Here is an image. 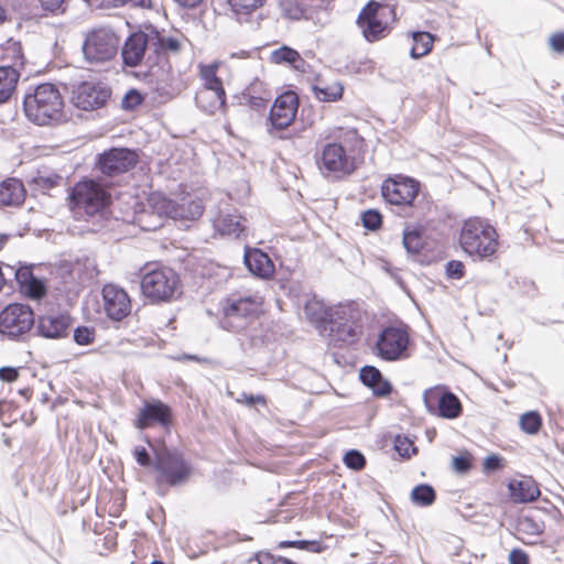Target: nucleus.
Masks as SVG:
<instances>
[{
  "label": "nucleus",
  "instance_id": "c9c22d12",
  "mask_svg": "<svg viewBox=\"0 0 564 564\" xmlns=\"http://www.w3.org/2000/svg\"><path fill=\"white\" fill-rule=\"evenodd\" d=\"M281 13L291 20H301L306 17L307 8L303 0H280Z\"/></svg>",
  "mask_w": 564,
  "mask_h": 564
},
{
  "label": "nucleus",
  "instance_id": "aec40b11",
  "mask_svg": "<svg viewBox=\"0 0 564 564\" xmlns=\"http://www.w3.org/2000/svg\"><path fill=\"white\" fill-rule=\"evenodd\" d=\"M70 325L72 318L68 314H45L37 319V333L44 338L61 339L68 336Z\"/></svg>",
  "mask_w": 564,
  "mask_h": 564
},
{
  "label": "nucleus",
  "instance_id": "338daca9",
  "mask_svg": "<svg viewBox=\"0 0 564 564\" xmlns=\"http://www.w3.org/2000/svg\"><path fill=\"white\" fill-rule=\"evenodd\" d=\"M175 2H177L180 6L184 8L193 9L199 6L203 2V0H175Z\"/></svg>",
  "mask_w": 564,
  "mask_h": 564
},
{
  "label": "nucleus",
  "instance_id": "680f3d73",
  "mask_svg": "<svg viewBox=\"0 0 564 564\" xmlns=\"http://www.w3.org/2000/svg\"><path fill=\"white\" fill-rule=\"evenodd\" d=\"M550 46L556 53H564V33H556L550 37Z\"/></svg>",
  "mask_w": 564,
  "mask_h": 564
},
{
  "label": "nucleus",
  "instance_id": "72a5a7b5",
  "mask_svg": "<svg viewBox=\"0 0 564 564\" xmlns=\"http://www.w3.org/2000/svg\"><path fill=\"white\" fill-rule=\"evenodd\" d=\"M271 61L275 64H289L295 69H303L305 64L301 55L289 46H282L278 50H274L271 53Z\"/></svg>",
  "mask_w": 564,
  "mask_h": 564
},
{
  "label": "nucleus",
  "instance_id": "a19ab883",
  "mask_svg": "<svg viewBox=\"0 0 564 564\" xmlns=\"http://www.w3.org/2000/svg\"><path fill=\"white\" fill-rule=\"evenodd\" d=\"M272 99L271 90H261V96H257L249 91V108L256 110H264L267 109L268 104Z\"/></svg>",
  "mask_w": 564,
  "mask_h": 564
},
{
  "label": "nucleus",
  "instance_id": "37998d69",
  "mask_svg": "<svg viewBox=\"0 0 564 564\" xmlns=\"http://www.w3.org/2000/svg\"><path fill=\"white\" fill-rule=\"evenodd\" d=\"M144 101L143 95L137 89H130L122 98V108L126 110H134Z\"/></svg>",
  "mask_w": 564,
  "mask_h": 564
},
{
  "label": "nucleus",
  "instance_id": "3c124183",
  "mask_svg": "<svg viewBox=\"0 0 564 564\" xmlns=\"http://www.w3.org/2000/svg\"><path fill=\"white\" fill-rule=\"evenodd\" d=\"M465 267L462 261L452 260L446 264V274L451 279H462L464 276Z\"/></svg>",
  "mask_w": 564,
  "mask_h": 564
},
{
  "label": "nucleus",
  "instance_id": "58836bf2",
  "mask_svg": "<svg viewBox=\"0 0 564 564\" xmlns=\"http://www.w3.org/2000/svg\"><path fill=\"white\" fill-rule=\"evenodd\" d=\"M22 291L31 299H41L46 293L44 283L30 274V278L25 282H21Z\"/></svg>",
  "mask_w": 564,
  "mask_h": 564
},
{
  "label": "nucleus",
  "instance_id": "ea45409f",
  "mask_svg": "<svg viewBox=\"0 0 564 564\" xmlns=\"http://www.w3.org/2000/svg\"><path fill=\"white\" fill-rule=\"evenodd\" d=\"M541 424L542 420L538 412H527L520 417V426L528 434H536Z\"/></svg>",
  "mask_w": 564,
  "mask_h": 564
},
{
  "label": "nucleus",
  "instance_id": "f8f14e48",
  "mask_svg": "<svg viewBox=\"0 0 564 564\" xmlns=\"http://www.w3.org/2000/svg\"><path fill=\"white\" fill-rule=\"evenodd\" d=\"M423 401L431 414L445 419H456L462 413L459 399L443 386L426 389L423 393Z\"/></svg>",
  "mask_w": 564,
  "mask_h": 564
},
{
  "label": "nucleus",
  "instance_id": "6ab92c4d",
  "mask_svg": "<svg viewBox=\"0 0 564 564\" xmlns=\"http://www.w3.org/2000/svg\"><path fill=\"white\" fill-rule=\"evenodd\" d=\"M220 325L229 332H240L247 326V300L226 299L221 306Z\"/></svg>",
  "mask_w": 564,
  "mask_h": 564
},
{
  "label": "nucleus",
  "instance_id": "f3484780",
  "mask_svg": "<svg viewBox=\"0 0 564 564\" xmlns=\"http://www.w3.org/2000/svg\"><path fill=\"white\" fill-rule=\"evenodd\" d=\"M382 196L393 205H411L417 195V184L405 177L388 178L381 186Z\"/></svg>",
  "mask_w": 564,
  "mask_h": 564
},
{
  "label": "nucleus",
  "instance_id": "09e8293b",
  "mask_svg": "<svg viewBox=\"0 0 564 564\" xmlns=\"http://www.w3.org/2000/svg\"><path fill=\"white\" fill-rule=\"evenodd\" d=\"M452 467L455 471L464 474L471 467V455L467 452L453 457Z\"/></svg>",
  "mask_w": 564,
  "mask_h": 564
},
{
  "label": "nucleus",
  "instance_id": "cd10ccee",
  "mask_svg": "<svg viewBox=\"0 0 564 564\" xmlns=\"http://www.w3.org/2000/svg\"><path fill=\"white\" fill-rule=\"evenodd\" d=\"M333 308L334 306L327 307L322 301L312 299L306 302L304 306V313L307 319L318 325L322 330L323 326L326 325L330 319V313L333 312Z\"/></svg>",
  "mask_w": 564,
  "mask_h": 564
},
{
  "label": "nucleus",
  "instance_id": "393cba45",
  "mask_svg": "<svg viewBox=\"0 0 564 564\" xmlns=\"http://www.w3.org/2000/svg\"><path fill=\"white\" fill-rule=\"evenodd\" d=\"M197 107L208 115H215L225 108L226 91L199 88L195 95Z\"/></svg>",
  "mask_w": 564,
  "mask_h": 564
},
{
  "label": "nucleus",
  "instance_id": "f03ea898",
  "mask_svg": "<svg viewBox=\"0 0 564 564\" xmlns=\"http://www.w3.org/2000/svg\"><path fill=\"white\" fill-rule=\"evenodd\" d=\"M142 270L141 293L151 304L169 303L181 296L182 281L174 269L148 262Z\"/></svg>",
  "mask_w": 564,
  "mask_h": 564
},
{
  "label": "nucleus",
  "instance_id": "473e14b6",
  "mask_svg": "<svg viewBox=\"0 0 564 564\" xmlns=\"http://www.w3.org/2000/svg\"><path fill=\"white\" fill-rule=\"evenodd\" d=\"M148 205L152 213L174 219L175 200L167 198L161 193H151L148 197Z\"/></svg>",
  "mask_w": 564,
  "mask_h": 564
},
{
  "label": "nucleus",
  "instance_id": "774afa93",
  "mask_svg": "<svg viewBox=\"0 0 564 564\" xmlns=\"http://www.w3.org/2000/svg\"><path fill=\"white\" fill-rule=\"evenodd\" d=\"M239 227H240V225H239V223L237 221V223H235V224H230V225L228 226V228L221 227L220 229H221L223 231H226L227 234H236V232L240 231V228H239Z\"/></svg>",
  "mask_w": 564,
  "mask_h": 564
},
{
  "label": "nucleus",
  "instance_id": "a18cd8bd",
  "mask_svg": "<svg viewBox=\"0 0 564 564\" xmlns=\"http://www.w3.org/2000/svg\"><path fill=\"white\" fill-rule=\"evenodd\" d=\"M42 10L46 13L57 15L66 11L67 0H37Z\"/></svg>",
  "mask_w": 564,
  "mask_h": 564
},
{
  "label": "nucleus",
  "instance_id": "13d9d810",
  "mask_svg": "<svg viewBox=\"0 0 564 564\" xmlns=\"http://www.w3.org/2000/svg\"><path fill=\"white\" fill-rule=\"evenodd\" d=\"M509 563L510 564H529V555L520 550V549H513L509 554Z\"/></svg>",
  "mask_w": 564,
  "mask_h": 564
},
{
  "label": "nucleus",
  "instance_id": "39448f33",
  "mask_svg": "<svg viewBox=\"0 0 564 564\" xmlns=\"http://www.w3.org/2000/svg\"><path fill=\"white\" fill-rule=\"evenodd\" d=\"M459 245L474 259H489L498 250V234L488 221L470 218L462 227Z\"/></svg>",
  "mask_w": 564,
  "mask_h": 564
},
{
  "label": "nucleus",
  "instance_id": "c756f323",
  "mask_svg": "<svg viewBox=\"0 0 564 564\" xmlns=\"http://www.w3.org/2000/svg\"><path fill=\"white\" fill-rule=\"evenodd\" d=\"M219 63L214 62L212 64H199L198 76L202 80L200 88H207L212 90H225L223 80L218 77Z\"/></svg>",
  "mask_w": 564,
  "mask_h": 564
},
{
  "label": "nucleus",
  "instance_id": "e433bc0d",
  "mask_svg": "<svg viewBox=\"0 0 564 564\" xmlns=\"http://www.w3.org/2000/svg\"><path fill=\"white\" fill-rule=\"evenodd\" d=\"M435 491L430 485H419L412 489L411 499L413 503L427 507L431 506L435 500Z\"/></svg>",
  "mask_w": 564,
  "mask_h": 564
},
{
  "label": "nucleus",
  "instance_id": "dca6fc26",
  "mask_svg": "<svg viewBox=\"0 0 564 564\" xmlns=\"http://www.w3.org/2000/svg\"><path fill=\"white\" fill-rule=\"evenodd\" d=\"M297 108V95L293 91L283 93L274 100L270 109L271 126L278 130L288 128L294 121Z\"/></svg>",
  "mask_w": 564,
  "mask_h": 564
},
{
  "label": "nucleus",
  "instance_id": "6e6d98bb",
  "mask_svg": "<svg viewBox=\"0 0 564 564\" xmlns=\"http://www.w3.org/2000/svg\"><path fill=\"white\" fill-rule=\"evenodd\" d=\"M110 4L113 7H141L149 8L151 7V0H108Z\"/></svg>",
  "mask_w": 564,
  "mask_h": 564
},
{
  "label": "nucleus",
  "instance_id": "7c9ffc66",
  "mask_svg": "<svg viewBox=\"0 0 564 564\" xmlns=\"http://www.w3.org/2000/svg\"><path fill=\"white\" fill-rule=\"evenodd\" d=\"M20 70L0 68V105L8 102L17 90Z\"/></svg>",
  "mask_w": 564,
  "mask_h": 564
},
{
  "label": "nucleus",
  "instance_id": "9b49d317",
  "mask_svg": "<svg viewBox=\"0 0 564 564\" xmlns=\"http://www.w3.org/2000/svg\"><path fill=\"white\" fill-rule=\"evenodd\" d=\"M139 162V154L127 148H112L100 153L95 162V167L107 177L122 175Z\"/></svg>",
  "mask_w": 564,
  "mask_h": 564
},
{
  "label": "nucleus",
  "instance_id": "5fc2aeb1",
  "mask_svg": "<svg viewBox=\"0 0 564 564\" xmlns=\"http://www.w3.org/2000/svg\"><path fill=\"white\" fill-rule=\"evenodd\" d=\"M13 409V404L8 401L0 402V421L4 426H11L14 420L9 415V412Z\"/></svg>",
  "mask_w": 564,
  "mask_h": 564
},
{
  "label": "nucleus",
  "instance_id": "79ce46f5",
  "mask_svg": "<svg viewBox=\"0 0 564 564\" xmlns=\"http://www.w3.org/2000/svg\"><path fill=\"white\" fill-rule=\"evenodd\" d=\"M249 564H295L283 557H274L267 552H259L253 557L249 558Z\"/></svg>",
  "mask_w": 564,
  "mask_h": 564
},
{
  "label": "nucleus",
  "instance_id": "052dcab7",
  "mask_svg": "<svg viewBox=\"0 0 564 564\" xmlns=\"http://www.w3.org/2000/svg\"><path fill=\"white\" fill-rule=\"evenodd\" d=\"M19 378V370L13 367L0 368V379L6 382H14Z\"/></svg>",
  "mask_w": 564,
  "mask_h": 564
},
{
  "label": "nucleus",
  "instance_id": "0e129e2a",
  "mask_svg": "<svg viewBox=\"0 0 564 564\" xmlns=\"http://www.w3.org/2000/svg\"><path fill=\"white\" fill-rule=\"evenodd\" d=\"M261 90H271L268 85L256 78L251 84H249V91H251V94L253 95H257V96H261Z\"/></svg>",
  "mask_w": 564,
  "mask_h": 564
},
{
  "label": "nucleus",
  "instance_id": "4c0bfd02",
  "mask_svg": "<svg viewBox=\"0 0 564 564\" xmlns=\"http://www.w3.org/2000/svg\"><path fill=\"white\" fill-rule=\"evenodd\" d=\"M403 246L410 253H417L423 247V239L419 230L406 228L403 231Z\"/></svg>",
  "mask_w": 564,
  "mask_h": 564
},
{
  "label": "nucleus",
  "instance_id": "c85d7f7f",
  "mask_svg": "<svg viewBox=\"0 0 564 564\" xmlns=\"http://www.w3.org/2000/svg\"><path fill=\"white\" fill-rule=\"evenodd\" d=\"M174 219L194 220L203 215V205L191 196H183L181 202H175Z\"/></svg>",
  "mask_w": 564,
  "mask_h": 564
},
{
  "label": "nucleus",
  "instance_id": "7ed1b4c3",
  "mask_svg": "<svg viewBox=\"0 0 564 564\" xmlns=\"http://www.w3.org/2000/svg\"><path fill=\"white\" fill-rule=\"evenodd\" d=\"M26 117L39 126L58 123L64 117V99L58 88L50 83L35 87L32 94L24 98Z\"/></svg>",
  "mask_w": 564,
  "mask_h": 564
},
{
  "label": "nucleus",
  "instance_id": "8fccbe9b",
  "mask_svg": "<svg viewBox=\"0 0 564 564\" xmlns=\"http://www.w3.org/2000/svg\"><path fill=\"white\" fill-rule=\"evenodd\" d=\"M74 340L82 346L89 345L95 340V332L86 326L77 327L74 330Z\"/></svg>",
  "mask_w": 564,
  "mask_h": 564
},
{
  "label": "nucleus",
  "instance_id": "6e6552de",
  "mask_svg": "<svg viewBox=\"0 0 564 564\" xmlns=\"http://www.w3.org/2000/svg\"><path fill=\"white\" fill-rule=\"evenodd\" d=\"M34 323V311L28 304L11 303L0 311V335L10 340H22Z\"/></svg>",
  "mask_w": 564,
  "mask_h": 564
},
{
  "label": "nucleus",
  "instance_id": "de8ad7c7",
  "mask_svg": "<svg viewBox=\"0 0 564 564\" xmlns=\"http://www.w3.org/2000/svg\"><path fill=\"white\" fill-rule=\"evenodd\" d=\"M381 372L371 366H366L360 370V380L369 388H372L373 384L381 378Z\"/></svg>",
  "mask_w": 564,
  "mask_h": 564
},
{
  "label": "nucleus",
  "instance_id": "9d476101",
  "mask_svg": "<svg viewBox=\"0 0 564 564\" xmlns=\"http://www.w3.org/2000/svg\"><path fill=\"white\" fill-rule=\"evenodd\" d=\"M154 468L158 473L156 482L167 486L184 482L192 471L191 466L181 454L169 451L156 456Z\"/></svg>",
  "mask_w": 564,
  "mask_h": 564
},
{
  "label": "nucleus",
  "instance_id": "f257e3e1",
  "mask_svg": "<svg viewBox=\"0 0 564 564\" xmlns=\"http://www.w3.org/2000/svg\"><path fill=\"white\" fill-rule=\"evenodd\" d=\"M359 135L356 130L335 128L329 133L319 134L315 163L324 176L351 174L355 170L354 159L347 154L346 142H357Z\"/></svg>",
  "mask_w": 564,
  "mask_h": 564
},
{
  "label": "nucleus",
  "instance_id": "b1692460",
  "mask_svg": "<svg viewBox=\"0 0 564 564\" xmlns=\"http://www.w3.org/2000/svg\"><path fill=\"white\" fill-rule=\"evenodd\" d=\"M26 191L23 183L14 177L0 182V207L20 206L24 203Z\"/></svg>",
  "mask_w": 564,
  "mask_h": 564
},
{
  "label": "nucleus",
  "instance_id": "bb28decb",
  "mask_svg": "<svg viewBox=\"0 0 564 564\" xmlns=\"http://www.w3.org/2000/svg\"><path fill=\"white\" fill-rule=\"evenodd\" d=\"M249 272L267 280L273 275L274 264L267 253L249 248Z\"/></svg>",
  "mask_w": 564,
  "mask_h": 564
},
{
  "label": "nucleus",
  "instance_id": "a211bd4d",
  "mask_svg": "<svg viewBox=\"0 0 564 564\" xmlns=\"http://www.w3.org/2000/svg\"><path fill=\"white\" fill-rule=\"evenodd\" d=\"M102 300L107 316L113 321H122L131 312V300L128 293L113 284L104 286Z\"/></svg>",
  "mask_w": 564,
  "mask_h": 564
},
{
  "label": "nucleus",
  "instance_id": "603ef678",
  "mask_svg": "<svg viewBox=\"0 0 564 564\" xmlns=\"http://www.w3.org/2000/svg\"><path fill=\"white\" fill-rule=\"evenodd\" d=\"M520 530L530 534H540L542 532L541 524L532 518L524 517L519 521Z\"/></svg>",
  "mask_w": 564,
  "mask_h": 564
},
{
  "label": "nucleus",
  "instance_id": "ddd939ff",
  "mask_svg": "<svg viewBox=\"0 0 564 564\" xmlns=\"http://www.w3.org/2000/svg\"><path fill=\"white\" fill-rule=\"evenodd\" d=\"M172 408L159 399L145 401L139 409L133 421L134 427L145 430L153 426H161L169 430L173 424Z\"/></svg>",
  "mask_w": 564,
  "mask_h": 564
},
{
  "label": "nucleus",
  "instance_id": "2eb2a0df",
  "mask_svg": "<svg viewBox=\"0 0 564 564\" xmlns=\"http://www.w3.org/2000/svg\"><path fill=\"white\" fill-rule=\"evenodd\" d=\"M409 335L399 327H387L377 341L378 354L386 360H397L406 356Z\"/></svg>",
  "mask_w": 564,
  "mask_h": 564
},
{
  "label": "nucleus",
  "instance_id": "423d86ee",
  "mask_svg": "<svg viewBox=\"0 0 564 564\" xmlns=\"http://www.w3.org/2000/svg\"><path fill=\"white\" fill-rule=\"evenodd\" d=\"M358 311L350 304L334 306L330 319L321 330L329 344L341 347L354 344L358 338Z\"/></svg>",
  "mask_w": 564,
  "mask_h": 564
},
{
  "label": "nucleus",
  "instance_id": "4be33fe9",
  "mask_svg": "<svg viewBox=\"0 0 564 564\" xmlns=\"http://www.w3.org/2000/svg\"><path fill=\"white\" fill-rule=\"evenodd\" d=\"M148 44H150V35L143 32L132 33L122 47V59L124 65L134 67L141 63L144 57Z\"/></svg>",
  "mask_w": 564,
  "mask_h": 564
},
{
  "label": "nucleus",
  "instance_id": "49530a36",
  "mask_svg": "<svg viewBox=\"0 0 564 564\" xmlns=\"http://www.w3.org/2000/svg\"><path fill=\"white\" fill-rule=\"evenodd\" d=\"M362 225L370 229L376 230L381 226L382 217L379 212L375 209H368L361 215Z\"/></svg>",
  "mask_w": 564,
  "mask_h": 564
},
{
  "label": "nucleus",
  "instance_id": "1a4fd4ad",
  "mask_svg": "<svg viewBox=\"0 0 564 564\" xmlns=\"http://www.w3.org/2000/svg\"><path fill=\"white\" fill-rule=\"evenodd\" d=\"M119 47L117 35L106 28L94 29L86 34L83 52L89 63H105L112 59Z\"/></svg>",
  "mask_w": 564,
  "mask_h": 564
},
{
  "label": "nucleus",
  "instance_id": "20e7f679",
  "mask_svg": "<svg viewBox=\"0 0 564 564\" xmlns=\"http://www.w3.org/2000/svg\"><path fill=\"white\" fill-rule=\"evenodd\" d=\"M112 203L108 188L91 178H83L69 189L67 204L76 217H94L102 214Z\"/></svg>",
  "mask_w": 564,
  "mask_h": 564
},
{
  "label": "nucleus",
  "instance_id": "2f4dec72",
  "mask_svg": "<svg viewBox=\"0 0 564 564\" xmlns=\"http://www.w3.org/2000/svg\"><path fill=\"white\" fill-rule=\"evenodd\" d=\"M313 91L318 100L332 102L341 98L344 87L339 82L326 83L324 80H317L313 86Z\"/></svg>",
  "mask_w": 564,
  "mask_h": 564
},
{
  "label": "nucleus",
  "instance_id": "4468645a",
  "mask_svg": "<svg viewBox=\"0 0 564 564\" xmlns=\"http://www.w3.org/2000/svg\"><path fill=\"white\" fill-rule=\"evenodd\" d=\"M111 96V89L100 83L83 82L73 91L74 105L83 110L104 107Z\"/></svg>",
  "mask_w": 564,
  "mask_h": 564
},
{
  "label": "nucleus",
  "instance_id": "0eeeda50",
  "mask_svg": "<svg viewBox=\"0 0 564 564\" xmlns=\"http://www.w3.org/2000/svg\"><path fill=\"white\" fill-rule=\"evenodd\" d=\"M395 19L394 9L370 1L359 13L357 25L368 42H376L389 33V24Z\"/></svg>",
  "mask_w": 564,
  "mask_h": 564
},
{
  "label": "nucleus",
  "instance_id": "5701e85b",
  "mask_svg": "<svg viewBox=\"0 0 564 564\" xmlns=\"http://www.w3.org/2000/svg\"><path fill=\"white\" fill-rule=\"evenodd\" d=\"M510 499L514 503H528L540 497L538 484L531 477L512 479L508 484Z\"/></svg>",
  "mask_w": 564,
  "mask_h": 564
},
{
  "label": "nucleus",
  "instance_id": "4d7b16f0",
  "mask_svg": "<svg viewBox=\"0 0 564 564\" xmlns=\"http://www.w3.org/2000/svg\"><path fill=\"white\" fill-rule=\"evenodd\" d=\"M133 456L137 460V463L143 467H147L151 463L150 455L145 447L143 446H137L133 449Z\"/></svg>",
  "mask_w": 564,
  "mask_h": 564
},
{
  "label": "nucleus",
  "instance_id": "c03bdc74",
  "mask_svg": "<svg viewBox=\"0 0 564 564\" xmlns=\"http://www.w3.org/2000/svg\"><path fill=\"white\" fill-rule=\"evenodd\" d=\"M344 463L348 468L360 470L365 467L366 458L360 452L351 449L345 454Z\"/></svg>",
  "mask_w": 564,
  "mask_h": 564
},
{
  "label": "nucleus",
  "instance_id": "a878e982",
  "mask_svg": "<svg viewBox=\"0 0 564 564\" xmlns=\"http://www.w3.org/2000/svg\"><path fill=\"white\" fill-rule=\"evenodd\" d=\"M24 54L19 41L8 40L0 45V68L20 70L24 66Z\"/></svg>",
  "mask_w": 564,
  "mask_h": 564
},
{
  "label": "nucleus",
  "instance_id": "412c9836",
  "mask_svg": "<svg viewBox=\"0 0 564 564\" xmlns=\"http://www.w3.org/2000/svg\"><path fill=\"white\" fill-rule=\"evenodd\" d=\"M150 45L153 47L154 53L158 55V58L164 59V65L166 66V80H172V65L169 63L167 57L171 54H177L180 52V41L175 37L165 36L154 30L150 34Z\"/></svg>",
  "mask_w": 564,
  "mask_h": 564
},
{
  "label": "nucleus",
  "instance_id": "f704fd0d",
  "mask_svg": "<svg viewBox=\"0 0 564 564\" xmlns=\"http://www.w3.org/2000/svg\"><path fill=\"white\" fill-rule=\"evenodd\" d=\"M434 37L427 32H415L413 33V45L411 48V56L413 58H420L427 55L433 46Z\"/></svg>",
  "mask_w": 564,
  "mask_h": 564
},
{
  "label": "nucleus",
  "instance_id": "bf43d9fd",
  "mask_svg": "<svg viewBox=\"0 0 564 564\" xmlns=\"http://www.w3.org/2000/svg\"><path fill=\"white\" fill-rule=\"evenodd\" d=\"M371 389L377 397H386L391 392L392 388L390 382L381 377Z\"/></svg>",
  "mask_w": 564,
  "mask_h": 564
},
{
  "label": "nucleus",
  "instance_id": "e2e57ef3",
  "mask_svg": "<svg viewBox=\"0 0 564 564\" xmlns=\"http://www.w3.org/2000/svg\"><path fill=\"white\" fill-rule=\"evenodd\" d=\"M501 467V458L497 455H489L485 458L484 469L486 471H494Z\"/></svg>",
  "mask_w": 564,
  "mask_h": 564
},
{
  "label": "nucleus",
  "instance_id": "864d4df0",
  "mask_svg": "<svg viewBox=\"0 0 564 564\" xmlns=\"http://www.w3.org/2000/svg\"><path fill=\"white\" fill-rule=\"evenodd\" d=\"M228 4L238 21L247 15V0H228Z\"/></svg>",
  "mask_w": 564,
  "mask_h": 564
},
{
  "label": "nucleus",
  "instance_id": "69168bd1",
  "mask_svg": "<svg viewBox=\"0 0 564 564\" xmlns=\"http://www.w3.org/2000/svg\"><path fill=\"white\" fill-rule=\"evenodd\" d=\"M251 405H261L262 408H264L267 411V403H265V399L263 395H249V406Z\"/></svg>",
  "mask_w": 564,
  "mask_h": 564
}]
</instances>
